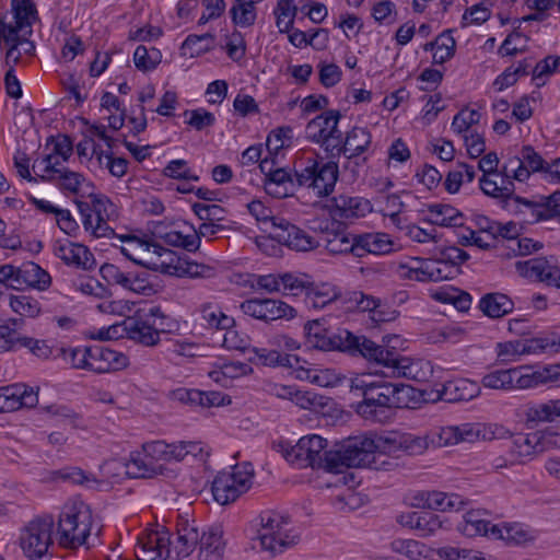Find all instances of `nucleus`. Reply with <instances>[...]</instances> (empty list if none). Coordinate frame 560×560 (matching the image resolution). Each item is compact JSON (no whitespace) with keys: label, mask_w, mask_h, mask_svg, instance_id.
Segmentation results:
<instances>
[{"label":"nucleus","mask_w":560,"mask_h":560,"mask_svg":"<svg viewBox=\"0 0 560 560\" xmlns=\"http://www.w3.org/2000/svg\"><path fill=\"white\" fill-rule=\"evenodd\" d=\"M164 318L159 306H152L148 311L141 310L125 322V330L131 340L147 347L155 346L160 340V332L164 331Z\"/></svg>","instance_id":"f8f14e48"},{"label":"nucleus","mask_w":560,"mask_h":560,"mask_svg":"<svg viewBox=\"0 0 560 560\" xmlns=\"http://www.w3.org/2000/svg\"><path fill=\"white\" fill-rule=\"evenodd\" d=\"M55 520L44 515L31 521L20 536V545L30 560H48V549L52 545Z\"/></svg>","instance_id":"9b49d317"},{"label":"nucleus","mask_w":560,"mask_h":560,"mask_svg":"<svg viewBox=\"0 0 560 560\" xmlns=\"http://www.w3.org/2000/svg\"><path fill=\"white\" fill-rule=\"evenodd\" d=\"M436 49L433 52V63L442 65L453 58L456 42L452 36V30H446L435 38Z\"/></svg>","instance_id":"8fccbe9b"},{"label":"nucleus","mask_w":560,"mask_h":560,"mask_svg":"<svg viewBox=\"0 0 560 560\" xmlns=\"http://www.w3.org/2000/svg\"><path fill=\"white\" fill-rule=\"evenodd\" d=\"M397 339V336L385 337V346L377 345L374 341H366L364 359L382 365L386 370L383 373L387 376L405 377L417 382L427 381L432 373L430 363L400 355L396 351L395 346H389L393 340Z\"/></svg>","instance_id":"f03ea898"},{"label":"nucleus","mask_w":560,"mask_h":560,"mask_svg":"<svg viewBox=\"0 0 560 560\" xmlns=\"http://www.w3.org/2000/svg\"><path fill=\"white\" fill-rule=\"evenodd\" d=\"M327 441L313 434L301 438L298 443L285 453V459L300 467L323 468L328 471Z\"/></svg>","instance_id":"4468645a"},{"label":"nucleus","mask_w":560,"mask_h":560,"mask_svg":"<svg viewBox=\"0 0 560 560\" xmlns=\"http://www.w3.org/2000/svg\"><path fill=\"white\" fill-rule=\"evenodd\" d=\"M442 521L436 514L422 511L420 517H418V524L415 530L418 532V536L420 537H429L440 530L442 528Z\"/></svg>","instance_id":"052dcab7"},{"label":"nucleus","mask_w":560,"mask_h":560,"mask_svg":"<svg viewBox=\"0 0 560 560\" xmlns=\"http://www.w3.org/2000/svg\"><path fill=\"white\" fill-rule=\"evenodd\" d=\"M481 118V114L476 110H460L458 112L452 121V129L458 133L462 135L464 132H467L471 126L479 124Z\"/></svg>","instance_id":"bf43d9fd"},{"label":"nucleus","mask_w":560,"mask_h":560,"mask_svg":"<svg viewBox=\"0 0 560 560\" xmlns=\"http://www.w3.org/2000/svg\"><path fill=\"white\" fill-rule=\"evenodd\" d=\"M312 284L306 275L298 276L290 272L281 275V285L284 290L290 291L292 295H298L304 290L307 291Z\"/></svg>","instance_id":"69168bd1"},{"label":"nucleus","mask_w":560,"mask_h":560,"mask_svg":"<svg viewBox=\"0 0 560 560\" xmlns=\"http://www.w3.org/2000/svg\"><path fill=\"white\" fill-rule=\"evenodd\" d=\"M13 18L15 23H21L32 35V25L37 20V9L31 0H12Z\"/></svg>","instance_id":"49530a36"},{"label":"nucleus","mask_w":560,"mask_h":560,"mask_svg":"<svg viewBox=\"0 0 560 560\" xmlns=\"http://www.w3.org/2000/svg\"><path fill=\"white\" fill-rule=\"evenodd\" d=\"M195 214L205 222L218 223L225 219L226 211L219 205L194 203Z\"/></svg>","instance_id":"680f3d73"},{"label":"nucleus","mask_w":560,"mask_h":560,"mask_svg":"<svg viewBox=\"0 0 560 560\" xmlns=\"http://www.w3.org/2000/svg\"><path fill=\"white\" fill-rule=\"evenodd\" d=\"M513 374L511 369L497 370L482 377V385L492 389H512Z\"/></svg>","instance_id":"4d7b16f0"},{"label":"nucleus","mask_w":560,"mask_h":560,"mask_svg":"<svg viewBox=\"0 0 560 560\" xmlns=\"http://www.w3.org/2000/svg\"><path fill=\"white\" fill-rule=\"evenodd\" d=\"M296 7L292 0H279L275 9L276 24L280 33H289L293 28Z\"/></svg>","instance_id":"3c124183"},{"label":"nucleus","mask_w":560,"mask_h":560,"mask_svg":"<svg viewBox=\"0 0 560 560\" xmlns=\"http://www.w3.org/2000/svg\"><path fill=\"white\" fill-rule=\"evenodd\" d=\"M529 422H552L560 418V398L533 405L526 410Z\"/></svg>","instance_id":"37998d69"},{"label":"nucleus","mask_w":560,"mask_h":560,"mask_svg":"<svg viewBox=\"0 0 560 560\" xmlns=\"http://www.w3.org/2000/svg\"><path fill=\"white\" fill-rule=\"evenodd\" d=\"M166 177L183 180L198 182L199 176L191 173L185 160H173L167 163L163 170Z\"/></svg>","instance_id":"13d9d810"},{"label":"nucleus","mask_w":560,"mask_h":560,"mask_svg":"<svg viewBox=\"0 0 560 560\" xmlns=\"http://www.w3.org/2000/svg\"><path fill=\"white\" fill-rule=\"evenodd\" d=\"M132 242L137 243L147 252L152 249L153 254L158 257L155 260L141 261L143 267L150 270L179 278H211L215 275L213 267L191 261L186 257H180L159 243L141 240L139 237H133Z\"/></svg>","instance_id":"7ed1b4c3"},{"label":"nucleus","mask_w":560,"mask_h":560,"mask_svg":"<svg viewBox=\"0 0 560 560\" xmlns=\"http://www.w3.org/2000/svg\"><path fill=\"white\" fill-rule=\"evenodd\" d=\"M254 478L253 465L248 462L232 466L231 471L219 472L211 487L214 500L226 505L236 501L252 487Z\"/></svg>","instance_id":"6e6552de"},{"label":"nucleus","mask_w":560,"mask_h":560,"mask_svg":"<svg viewBox=\"0 0 560 560\" xmlns=\"http://www.w3.org/2000/svg\"><path fill=\"white\" fill-rule=\"evenodd\" d=\"M255 243L264 254L271 257L280 255L281 245L295 252H310L319 246L314 236L285 219H272L270 233L257 236Z\"/></svg>","instance_id":"20e7f679"},{"label":"nucleus","mask_w":560,"mask_h":560,"mask_svg":"<svg viewBox=\"0 0 560 560\" xmlns=\"http://www.w3.org/2000/svg\"><path fill=\"white\" fill-rule=\"evenodd\" d=\"M350 392L362 397L354 410L366 420L383 422L386 411L407 405L411 387L402 383L376 381L370 374H361L350 380Z\"/></svg>","instance_id":"f257e3e1"},{"label":"nucleus","mask_w":560,"mask_h":560,"mask_svg":"<svg viewBox=\"0 0 560 560\" xmlns=\"http://www.w3.org/2000/svg\"><path fill=\"white\" fill-rule=\"evenodd\" d=\"M357 257L366 254L385 255L393 250V242L385 233H365L358 235Z\"/></svg>","instance_id":"473e14b6"},{"label":"nucleus","mask_w":560,"mask_h":560,"mask_svg":"<svg viewBox=\"0 0 560 560\" xmlns=\"http://www.w3.org/2000/svg\"><path fill=\"white\" fill-rule=\"evenodd\" d=\"M338 173L336 162H324L314 158H307L300 167H296L300 187L312 189L317 197H325L332 192Z\"/></svg>","instance_id":"1a4fd4ad"},{"label":"nucleus","mask_w":560,"mask_h":560,"mask_svg":"<svg viewBox=\"0 0 560 560\" xmlns=\"http://www.w3.org/2000/svg\"><path fill=\"white\" fill-rule=\"evenodd\" d=\"M184 115L189 116L186 122L198 131L211 127L215 122L214 115L203 108L186 110Z\"/></svg>","instance_id":"338daca9"},{"label":"nucleus","mask_w":560,"mask_h":560,"mask_svg":"<svg viewBox=\"0 0 560 560\" xmlns=\"http://www.w3.org/2000/svg\"><path fill=\"white\" fill-rule=\"evenodd\" d=\"M488 176L489 175H482L479 179L480 188L487 196L499 199L503 208L504 201L508 200L515 190L514 183L510 179H504V177H501L499 183Z\"/></svg>","instance_id":"79ce46f5"},{"label":"nucleus","mask_w":560,"mask_h":560,"mask_svg":"<svg viewBox=\"0 0 560 560\" xmlns=\"http://www.w3.org/2000/svg\"><path fill=\"white\" fill-rule=\"evenodd\" d=\"M259 517L258 539L264 550L272 555L281 553L300 541V534L290 526L289 516L276 511H265Z\"/></svg>","instance_id":"0eeeda50"},{"label":"nucleus","mask_w":560,"mask_h":560,"mask_svg":"<svg viewBox=\"0 0 560 560\" xmlns=\"http://www.w3.org/2000/svg\"><path fill=\"white\" fill-rule=\"evenodd\" d=\"M482 313L491 318H500L514 308L513 301L505 294L494 292L485 294L479 302Z\"/></svg>","instance_id":"e433bc0d"},{"label":"nucleus","mask_w":560,"mask_h":560,"mask_svg":"<svg viewBox=\"0 0 560 560\" xmlns=\"http://www.w3.org/2000/svg\"><path fill=\"white\" fill-rule=\"evenodd\" d=\"M59 355L72 369L90 371L91 347L60 348Z\"/></svg>","instance_id":"09e8293b"},{"label":"nucleus","mask_w":560,"mask_h":560,"mask_svg":"<svg viewBox=\"0 0 560 560\" xmlns=\"http://www.w3.org/2000/svg\"><path fill=\"white\" fill-rule=\"evenodd\" d=\"M200 534L195 525L185 524L178 529L174 552L177 559H184L191 555L196 546L200 544Z\"/></svg>","instance_id":"58836bf2"},{"label":"nucleus","mask_w":560,"mask_h":560,"mask_svg":"<svg viewBox=\"0 0 560 560\" xmlns=\"http://www.w3.org/2000/svg\"><path fill=\"white\" fill-rule=\"evenodd\" d=\"M201 317L210 328L228 329L235 324L233 317L225 315L221 308L213 303H206L201 306Z\"/></svg>","instance_id":"de8ad7c7"},{"label":"nucleus","mask_w":560,"mask_h":560,"mask_svg":"<svg viewBox=\"0 0 560 560\" xmlns=\"http://www.w3.org/2000/svg\"><path fill=\"white\" fill-rule=\"evenodd\" d=\"M126 475L130 478H153L156 476H174V470L167 468L164 464H158L143 452L132 453L130 459L126 463Z\"/></svg>","instance_id":"b1692460"},{"label":"nucleus","mask_w":560,"mask_h":560,"mask_svg":"<svg viewBox=\"0 0 560 560\" xmlns=\"http://www.w3.org/2000/svg\"><path fill=\"white\" fill-rule=\"evenodd\" d=\"M304 330L307 343L313 348L323 351L339 350L362 358H364L366 341H371L365 336H357L347 329L331 331L318 319L307 322Z\"/></svg>","instance_id":"39448f33"},{"label":"nucleus","mask_w":560,"mask_h":560,"mask_svg":"<svg viewBox=\"0 0 560 560\" xmlns=\"http://www.w3.org/2000/svg\"><path fill=\"white\" fill-rule=\"evenodd\" d=\"M143 452L147 453L151 459L158 464L177 462L180 450H176L175 443H166L164 441L147 442L142 445Z\"/></svg>","instance_id":"c03bdc74"},{"label":"nucleus","mask_w":560,"mask_h":560,"mask_svg":"<svg viewBox=\"0 0 560 560\" xmlns=\"http://www.w3.org/2000/svg\"><path fill=\"white\" fill-rule=\"evenodd\" d=\"M480 394V387L476 382L467 378L448 381L443 385L442 398L446 401H468Z\"/></svg>","instance_id":"72a5a7b5"},{"label":"nucleus","mask_w":560,"mask_h":560,"mask_svg":"<svg viewBox=\"0 0 560 560\" xmlns=\"http://www.w3.org/2000/svg\"><path fill=\"white\" fill-rule=\"evenodd\" d=\"M387 441L396 444L398 448L408 455H421L431 446L428 433L424 435L399 433Z\"/></svg>","instance_id":"ea45409f"},{"label":"nucleus","mask_w":560,"mask_h":560,"mask_svg":"<svg viewBox=\"0 0 560 560\" xmlns=\"http://www.w3.org/2000/svg\"><path fill=\"white\" fill-rule=\"evenodd\" d=\"M487 515L486 511L476 510L469 511L464 516V524L462 526V532L469 537L482 535V536H492L501 539H512L515 542H521L525 538V533L523 530L515 529L514 527L501 528L497 524H492L485 516Z\"/></svg>","instance_id":"f3484780"},{"label":"nucleus","mask_w":560,"mask_h":560,"mask_svg":"<svg viewBox=\"0 0 560 560\" xmlns=\"http://www.w3.org/2000/svg\"><path fill=\"white\" fill-rule=\"evenodd\" d=\"M244 314L264 322L276 319H291L295 316V310L287 303L272 299H250L241 304Z\"/></svg>","instance_id":"6ab92c4d"},{"label":"nucleus","mask_w":560,"mask_h":560,"mask_svg":"<svg viewBox=\"0 0 560 560\" xmlns=\"http://www.w3.org/2000/svg\"><path fill=\"white\" fill-rule=\"evenodd\" d=\"M90 359V371L98 374L122 370L129 363L127 355L122 352L102 346L91 347Z\"/></svg>","instance_id":"393cba45"},{"label":"nucleus","mask_w":560,"mask_h":560,"mask_svg":"<svg viewBox=\"0 0 560 560\" xmlns=\"http://www.w3.org/2000/svg\"><path fill=\"white\" fill-rule=\"evenodd\" d=\"M499 176L504 177V179H515L518 182H525L528 179V172L525 170V167H523L520 154L511 156L506 160V162L502 165Z\"/></svg>","instance_id":"6e6d98bb"},{"label":"nucleus","mask_w":560,"mask_h":560,"mask_svg":"<svg viewBox=\"0 0 560 560\" xmlns=\"http://www.w3.org/2000/svg\"><path fill=\"white\" fill-rule=\"evenodd\" d=\"M520 159H522L523 167L528 172V177L532 173L547 172L550 168V165L532 145H524L521 149Z\"/></svg>","instance_id":"864d4df0"},{"label":"nucleus","mask_w":560,"mask_h":560,"mask_svg":"<svg viewBox=\"0 0 560 560\" xmlns=\"http://www.w3.org/2000/svg\"><path fill=\"white\" fill-rule=\"evenodd\" d=\"M523 347V339L497 343L498 360L504 364L516 362L522 355H525Z\"/></svg>","instance_id":"5fc2aeb1"},{"label":"nucleus","mask_w":560,"mask_h":560,"mask_svg":"<svg viewBox=\"0 0 560 560\" xmlns=\"http://www.w3.org/2000/svg\"><path fill=\"white\" fill-rule=\"evenodd\" d=\"M225 542L222 538V530L219 527H211L203 532L199 544V560H222Z\"/></svg>","instance_id":"f704fd0d"},{"label":"nucleus","mask_w":560,"mask_h":560,"mask_svg":"<svg viewBox=\"0 0 560 560\" xmlns=\"http://www.w3.org/2000/svg\"><path fill=\"white\" fill-rule=\"evenodd\" d=\"M371 142L372 136L366 128L353 127L335 150L338 155L343 153L348 160L358 159L369 149Z\"/></svg>","instance_id":"c756f323"},{"label":"nucleus","mask_w":560,"mask_h":560,"mask_svg":"<svg viewBox=\"0 0 560 560\" xmlns=\"http://www.w3.org/2000/svg\"><path fill=\"white\" fill-rule=\"evenodd\" d=\"M423 505L430 510L460 511L467 502L456 493L431 491L422 494Z\"/></svg>","instance_id":"c9c22d12"},{"label":"nucleus","mask_w":560,"mask_h":560,"mask_svg":"<svg viewBox=\"0 0 560 560\" xmlns=\"http://www.w3.org/2000/svg\"><path fill=\"white\" fill-rule=\"evenodd\" d=\"M330 225L331 230L328 222L325 228H320L326 232V249L332 255L351 253L357 256L358 235H351L345 229H340V223L331 222Z\"/></svg>","instance_id":"bb28decb"},{"label":"nucleus","mask_w":560,"mask_h":560,"mask_svg":"<svg viewBox=\"0 0 560 560\" xmlns=\"http://www.w3.org/2000/svg\"><path fill=\"white\" fill-rule=\"evenodd\" d=\"M515 267L524 278L560 288V266L553 256L517 261Z\"/></svg>","instance_id":"a211bd4d"},{"label":"nucleus","mask_w":560,"mask_h":560,"mask_svg":"<svg viewBox=\"0 0 560 560\" xmlns=\"http://www.w3.org/2000/svg\"><path fill=\"white\" fill-rule=\"evenodd\" d=\"M392 549L411 560H419L424 553V545L413 539H395Z\"/></svg>","instance_id":"e2e57ef3"},{"label":"nucleus","mask_w":560,"mask_h":560,"mask_svg":"<svg viewBox=\"0 0 560 560\" xmlns=\"http://www.w3.org/2000/svg\"><path fill=\"white\" fill-rule=\"evenodd\" d=\"M83 226L95 237H110L115 234L108 221L116 217L114 203L104 196H92L91 205L78 202Z\"/></svg>","instance_id":"ddd939ff"},{"label":"nucleus","mask_w":560,"mask_h":560,"mask_svg":"<svg viewBox=\"0 0 560 560\" xmlns=\"http://www.w3.org/2000/svg\"><path fill=\"white\" fill-rule=\"evenodd\" d=\"M522 370L528 371V368L511 369V374H513L512 389L532 388L549 382L557 383L560 386V363L550 364L530 373H522Z\"/></svg>","instance_id":"4be33fe9"},{"label":"nucleus","mask_w":560,"mask_h":560,"mask_svg":"<svg viewBox=\"0 0 560 560\" xmlns=\"http://www.w3.org/2000/svg\"><path fill=\"white\" fill-rule=\"evenodd\" d=\"M441 558L445 560H485L479 551L444 547L439 550Z\"/></svg>","instance_id":"774afa93"},{"label":"nucleus","mask_w":560,"mask_h":560,"mask_svg":"<svg viewBox=\"0 0 560 560\" xmlns=\"http://www.w3.org/2000/svg\"><path fill=\"white\" fill-rule=\"evenodd\" d=\"M503 209L511 213L522 217V220L527 223L549 220L546 215V208H544L540 197L537 200L526 199L514 195L504 201Z\"/></svg>","instance_id":"a878e982"},{"label":"nucleus","mask_w":560,"mask_h":560,"mask_svg":"<svg viewBox=\"0 0 560 560\" xmlns=\"http://www.w3.org/2000/svg\"><path fill=\"white\" fill-rule=\"evenodd\" d=\"M15 277L16 289L27 285L38 290H46L51 283L49 273L33 261H26L22 266L16 267Z\"/></svg>","instance_id":"2f4dec72"},{"label":"nucleus","mask_w":560,"mask_h":560,"mask_svg":"<svg viewBox=\"0 0 560 560\" xmlns=\"http://www.w3.org/2000/svg\"><path fill=\"white\" fill-rule=\"evenodd\" d=\"M332 222L351 221L364 217L371 211L369 200L349 195H338L330 199L327 206Z\"/></svg>","instance_id":"412c9836"},{"label":"nucleus","mask_w":560,"mask_h":560,"mask_svg":"<svg viewBox=\"0 0 560 560\" xmlns=\"http://www.w3.org/2000/svg\"><path fill=\"white\" fill-rule=\"evenodd\" d=\"M10 306L13 312L22 317L34 318L40 313L39 302L30 295H11Z\"/></svg>","instance_id":"603ef678"},{"label":"nucleus","mask_w":560,"mask_h":560,"mask_svg":"<svg viewBox=\"0 0 560 560\" xmlns=\"http://www.w3.org/2000/svg\"><path fill=\"white\" fill-rule=\"evenodd\" d=\"M232 22L236 26L249 27L257 19L256 7L247 0H235L230 9Z\"/></svg>","instance_id":"a18cd8bd"},{"label":"nucleus","mask_w":560,"mask_h":560,"mask_svg":"<svg viewBox=\"0 0 560 560\" xmlns=\"http://www.w3.org/2000/svg\"><path fill=\"white\" fill-rule=\"evenodd\" d=\"M58 165V161H52V155L47 154L40 161H35L33 164V171L37 174V168L45 174H58V178L60 180V185L63 189L69 190L70 192L77 194L79 191V187L84 180L82 174L69 171L67 168L59 170L56 166Z\"/></svg>","instance_id":"c85d7f7f"},{"label":"nucleus","mask_w":560,"mask_h":560,"mask_svg":"<svg viewBox=\"0 0 560 560\" xmlns=\"http://www.w3.org/2000/svg\"><path fill=\"white\" fill-rule=\"evenodd\" d=\"M0 393L7 405L9 411L16 410L21 407L32 408L38 402L37 390L24 384H12L0 387Z\"/></svg>","instance_id":"7c9ffc66"},{"label":"nucleus","mask_w":560,"mask_h":560,"mask_svg":"<svg viewBox=\"0 0 560 560\" xmlns=\"http://www.w3.org/2000/svg\"><path fill=\"white\" fill-rule=\"evenodd\" d=\"M255 357L249 358L250 361H256L266 366H284V368H293L295 363L299 362L298 357L281 353L277 350H267V349H258L253 348Z\"/></svg>","instance_id":"a19ab883"},{"label":"nucleus","mask_w":560,"mask_h":560,"mask_svg":"<svg viewBox=\"0 0 560 560\" xmlns=\"http://www.w3.org/2000/svg\"><path fill=\"white\" fill-rule=\"evenodd\" d=\"M170 552V538L165 530L142 534L135 548L137 560H166Z\"/></svg>","instance_id":"aec40b11"},{"label":"nucleus","mask_w":560,"mask_h":560,"mask_svg":"<svg viewBox=\"0 0 560 560\" xmlns=\"http://www.w3.org/2000/svg\"><path fill=\"white\" fill-rule=\"evenodd\" d=\"M487 428L481 423H463L460 425L439 427L428 432L433 447L455 445L462 442L474 443L488 439Z\"/></svg>","instance_id":"dca6fc26"},{"label":"nucleus","mask_w":560,"mask_h":560,"mask_svg":"<svg viewBox=\"0 0 560 560\" xmlns=\"http://www.w3.org/2000/svg\"><path fill=\"white\" fill-rule=\"evenodd\" d=\"M293 394L292 401L303 409H316L327 405L328 398L313 392L295 389Z\"/></svg>","instance_id":"0e129e2a"},{"label":"nucleus","mask_w":560,"mask_h":560,"mask_svg":"<svg viewBox=\"0 0 560 560\" xmlns=\"http://www.w3.org/2000/svg\"><path fill=\"white\" fill-rule=\"evenodd\" d=\"M375 443L369 438H351L338 450H330L328 471L339 472L343 467H365L374 460Z\"/></svg>","instance_id":"9d476101"},{"label":"nucleus","mask_w":560,"mask_h":560,"mask_svg":"<svg viewBox=\"0 0 560 560\" xmlns=\"http://www.w3.org/2000/svg\"><path fill=\"white\" fill-rule=\"evenodd\" d=\"M429 212L433 215L429 220L432 224L445 228H459L464 224V215L451 205L434 203L428 206Z\"/></svg>","instance_id":"4c0bfd02"},{"label":"nucleus","mask_w":560,"mask_h":560,"mask_svg":"<svg viewBox=\"0 0 560 560\" xmlns=\"http://www.w3.org/2000/svg\"><path fill=\"white\" fill-rule=\"evenodd\" d=\"M340 118L341 114L336 109L316 116L306 126L307 139L332 152L341 143V131L338 129Z\"/></svg>","instance_id":"2eb2a0df"},{"label":"nucleus","mask_w":560,"mask_h":560,"mask_svg":"<svg viewBox=\"0 0 560 560\" xmlns=\"http://www.w3.org/2000/svg\"><path fill=\"white\" fill-rule=\"evenodd\" d=\"M92 511L83 502L68 503L63 506L57 524V538L65 548H78L86 542L92 528Z\"/></svg>","instance_id":"423d86ee"},{"label":"nucleus","mask_w":560,"mask_h":560,"mask_svg":"<svg viewBox=\"0 0 560 560\" xmlns=\"http://www.w3.org/2000/svg\"><path fill=\"white\" fill-rule=\"evenodd\" d=\"M264 188L268 195L275 198L282 199L294 196L300 188L296 168L293 176L285 168L278 167L276 173L271 174V177L264 179Z\"/></svg>","instance_id":"cd10ccee"},{"label":"nucleus","mask_w":560,"mask_h":560,"mask_svg":"<svg viewBox=\"0 0 560 560\" xmlns=\"http://www.w3.org/2000/svg\"><path fill=\"white\" fill-rule=\"evenodd\" d=\"M54 253L69 266H75L83 270H91L95 266L93 254L83 244L73 243L68 240L65 242L56 241L54 244Z\"/></svg>","instance_id":"5701e85b"}]
</instances>
